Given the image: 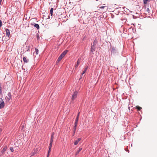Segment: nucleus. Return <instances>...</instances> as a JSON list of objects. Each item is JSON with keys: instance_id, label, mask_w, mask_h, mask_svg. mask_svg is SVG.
Here are the masks:
<instances>
[{"instance_id": "obj_1", "label": "nucleus", "mask_w": 157, "mask_h": 157, "mask_svg": "<svg viewBox=\"0 0 157 157\" xmlns=\"http://www.w3.org/2000/svg\"><path fill=\"white\" fill-rule=\"evenodd\" d=\"M109 51L111 52L112 56H116L118 54V52L117 48L114 46H112L111 44H110V48L109 50Z\"/></svg>"}, {"instance_id": "obj_2", "label": "nucleus", "mask_w": 157, "mask_h": 157, "mask_svg": "<svg viewBox=\"0 0 157 157\" xmlns=\"http://www.w3.org/2000/svg\"><path fill=\"white\" fill-rule=\"evenodd\" d=\"M12 97L11 94L10 92H9L7 95L5 97V99L7 101H9Z\"/></svg>"}, {"instance_id": "obj_3", "label": "nucleus", "mask_w": 157, "mask_h": 157, "mask_svg": "<svg viewBox=\"0 0 157 157\" xmlns=\"http://www.w3.org/2000/svg\"><path fill=\"white\" fill-rule=\"evenodd\" d=\"M78 93L77 91H75L74 92L71 97V100L72 101H74L75 98H77V97Z\"/></svg>"}, {"instance_id": "obj_4", "label": "nucleus", "mask_w": 157, "mask_h": 157, "mask_svg": "<svg viewBox=\"0 0 157 157\" xmlns=\"http://www.w3.org/2000/svg\"><path fill=\"white\" fill-rule=\"evenodd\" d=\"M5 105V103L2 99L0 98V109L3 108Z\"/></svg>"}, {"instance_id": "obj_5", "label": "nucleus", "mask_w": 157, "mask_h": 157, "mask_svg": "<svg viewBox=\"0 0 157 157\" xmlns=\"http://www.w3.org/2000/svg\"><path fill=\"white\" fill-rule=\"evenodd\" d=\"M55 135V133L54 132H52L51 135L50 141V144H52L53 142V139L54 138V136Z\"/></svg>"}, {"instance_id": "obj_6", "label": "nucleus", "mask_w": 157, "mask_h": 157, "mask_svg": "<svg viewBox=\"0 0 157 157\" xmlns=\"http://www.w3.org/2000/svg\"><path fill=\"white\" fill-rule=\"evenodd\" d=\"M68 50H65L60 55L62 58L67 53Z\"/></svg>"}, {"instance_id": "obj_7", "label": "nucleus", "mask_w": 157, "mask_h": 157, "mask_svg": "<svg viewBox=\"0 0 157 157\" xmlns=\"http://www.w3.org/2000/svg\"><path fill=\"white\" fill-rule=\"evenodd\" d=\"M5 30L6 32V36L8 37H9L10 35V30L8 29H5Z\"/></svg>"}, {"instance_id": "obj_8", "label": "nucleus", "mask_w": 157, "mask_h": 157, "mask_svg": "<svg viewBox=\"0 0 157 157\" xmlns=\"http://www.w3.org/2000/svg\"><path fill=\"white\" fill-rule=\"evenodd\" d=\"M96 48V46L92 45L91 48H90V52H93L94 51H95V49Z\"/></svg>"}, {"instance_id": "obj_9", "label": "nucleus", "mask_w": 157, "mask_h": 157, "mask_svg": "<svg viewBox=\"0 0 157 157\" xmlns=\"http://www.w3.org/2000/svg\"><path fill=\"white\" fill-rule=\"evenodd\" d=\"M52 144H49L47 157H48V156L49 155V153L51 151V148L52 147Z\"/></svg>"}, {"instance_id": "obj_10", "label": "nucleus", "mask_w": 157, "mask_h": 157, "mask_svg": "<svg viewBox=\"0 0 157 157\" xmlns=\"http://www.w3.org/2000/svg\"><path fill=\"white\" fill-rule=\"evenodd\" d=\"M23 59L25 63H27L29 61V59H27L25 56L24 57H23Z\"/></svg>"}, {"instance_id": "obj_11", "label": "nucleus", "mask_w": 157, "mask_h": 157, "mask_svg": "<svg viewBox=\"0 0 157 157\" xmlns=\"http://www.w3.org/2000/svg\"><path fill=\"white\" fill-rule=\"evenodd\" d=\"M81 140V138H78L77 140H76L75 141V142H74V145H77L78 144V143L79 141H80Z\"/></svg>"}, {"instance_id": "obj_12", "label": "nucleus", "mask_w": 157, "mask_h": 157, "mask_svg": "<svg viewBox=\"0 0 157 157\" xmlns=\"http://www.w3.org/2000/svg\"><path fill=\"white\" fill-rule=\"evenodd\" d=\"M7 147L6 146H5L3 148V149H2V150L1 151V153L2 154H3L5 152V151H6V149H7Z\"/></svg>"}, {"instance_id": "obj_13", "label": "nucleus", "mask_w": 157, "mask_h": 157, "mask_svg": "<svg viewBox=\"0 0 157 157\" xmlns=\"http://www.w3.org/2000/svg\"><path fill=\"white\" fill-rule=\"evenodd\" d=\"M39 52V50L37 48H35V51L33 52V55L34 56H35V54L36 55H37L38 54Z\"/></svg>"}, {"instance_id": "obj_14", "label": "nucleus", "mask_w": 157, "mask_h": 157, "mask_svg": "<svg viewBox=\"0 0 157 157\" xmlns=\"http://www.w3.org/2000/svg\"><path fill=\"white\" fill-rule=\"evenodd\" d=\"M77 126L74 125V128L73 129V133L72 135V136H73L75 135V133L76 131Z\"/></svg>"}, {"instance_id": "obj_15", "label": "nucleus", "mask_w": 157, "mask_h": 157, "mask_svg": "<svg viewBox=\"0 0 157 157\" xmlns=\"http://www.w3.org/2000/svg\"><path fill=\"white\" fill-rule=\"evenodd\" d=\"M98 40L97 39V38H95L93 42V45L96 46V45L97 43H98Z\"/></svg>"}, {"instance_id": "obj_16", "label": "nucleus", "mask_w": 157, "mask_h": 157, "mask_svg": "<svg viewBox=\"0 0 157 157\" xmlns=\"http://www.w3.org/2000/svg\"><path fill=\"white\" fill-rule=\"evenodd\" d=\"M33 25L37 29H39L40 28L39 25L37 24L34 23L33 24Z\"/></svg>"}, {"instance_id": "obj_17", "label": "nucleus", "mask_w": 157, "mask_h": 157, "mask_svg": "<svg viewBox=\"0 0 157 157\" xmlns=\"http://www.w3.org/2000/svg\"><path fill=\"white\" fill-rule=\"evenodd\" d=\"M82 147H80L78 149V150L75 153V155H78L79 153L82 150Z\"/></svg>"}, {"instance_id": "obj_18", "label": "nucleus", "mask_w": 157, "mask_h": 157, "mask_svg": "<svg viewBox=\"0 0 157 157\" xmlns=\"http://www.w3.org/2000/svg\"><path fill=\"white\" fill-rule=\"evenodd\" d=\"M78 119H79V118H78V117H76L75 120V124H74L75 125L77 126V124L78 123Z\"/></svg>"}, {"instance_id": "obj_19", "label": "nucleus", "mask_w": 157, "mask_h": 157, "mask_svg": "<svg viewBox=\"0 0 157 157\" xmlns=\"http://www.w3.org/2000/svg\"><path fill=\"white\" fill-rule=\"evenodd\" d=\"M53 8H51L50 10V14L52 16H52L53 15Z\"/></svg>"}, {"instance_id": "obj_20", "label": "nucleus", "mask_w": 157, "mask_h": 157, "mask_svg": "<svg viewBox=\"0 0 157 157\" xmlns=\"http://www.w3.org/2000/svg\"><path fill=\"white\" fill-rule=\"evenodd\" d=\"M87 69L88 67L85 68L84 71H83L82 73V75L86 72Z\"/></svg>"}, {"instance_id": "obj_21", "label": "nucleus", "mask_w": 157, "mask_h": 157, "mask_svg": "<svg viewBox=\"0 0 157 157\" xmlns=\"http://www.w3.org/2000/svg\"><path fill=\"white\" fill-rule=\"evenodd\" d=\"M36 151H37V149H34L33 151H32V154H33L32 155H35L36 154Z\"/></svg>"}, {"instance_id": "obj_22", "label": "nucleus", "mask_w": 157, "mask_h": 157, "mask_svg": "<svg viewBox=\"0 0 157 157\" xmlns=\"http://www.w3.org/2000/svg\"><path fill=\"white\" fill-rule=\"evenodd\" d=\"M136 109L139 111H140L142 109V108L139 106H136Z\"/></svg>"}, {"instance_id": "obj_23", "label": "nucleus", "mask_w": 157, "mask_h": 157, "mask_svg": "<svg viewBox=\"0 0 157 157\" xmlns=\"http://www.w3.org/2000/svg\"><path fill=\"white\" fill-rule=\"evenodd\" d=\"M100 7L101 9H104V8H106L107 9V7L106 6H101Z\"/></svg>"}, {"instance_id": "obj_24", "label": "nucleus", "mask_w": 157, "mask_h": 157, "mask_svg": "<svg viewBox=\"0 0 157 157\" xmlns=\"http://www.w3.org/2000/svg\"><path fill=\"white\" fill-rule=\"evenodd\" d=\"M30 46H28L27 47V50H26V51L27 52L30 51Z\"/></svg>"}, {"instance_id": "obj_25", "label": "nucleus", "mask_w": 157, "mask_h": 157, "mask_svg": "<svg viewBox=\"0 0 157 157\" xmlns=\"http://www.w3.org/2000/svg\"><path fill=\"white\" fill-rule=\"evenodd\" d=\"M148 0H143V2L144 4L147 3V1Z\"/></svg>"}, {"instance_id": "obj_26", "label": "nucleus", "mask_w": 157, "mask_h": 157, "mask_svg": "<svg viewBox=\"0 0 157 157\" xmlns=\"http://www.w3.org/2000/svg\"><path fill=\"white\" fill-rule=\"evenodd\" d=\"M10 150L12 152H13L14 151V149L13 147H10Z\"/></svg>"}, {"instance_id": "obj_27", "label": "nucleus", "mask_w": 157, "mask_h": 157, "mask_svg": "<svg viewBox=\"0 0 157 157\" xmlns=\"http://www.w3.org/2000/svg\"><path fill=\"white\" fill-rule=\"evenodd\" d=\"M121 8L119 7H117L116 8V9L118 11H119L121 10Z\"/></svg>"}, {"instance_id": "obj_28", "label": "nucleus", "mask_w": 157, "mask_h": 157, "mask_svg": "<svg viewBox=\"0 0 157 157\" xmlns=\"http://www.w3.org/2000/svg\"><path fill=\"white\" fill-rule=\"evenodd\" d=\"M2 22L1 20H0V28L2 27Z\"/></svg>"}, {"instance_id": "obj_29", "label": "nucleus", "mask_w": 157, "mask_h": 157, "mask_svg": "<svg viewBox=\"0 0 157 157\" xmlns=\"http://www.w3.org/2000/svg\"><path fill=\"white\" fill-rule=\"evenodd\" d=\"M2 94V87L1 85H0V95Z\"/></svg>"}, {"instance_id": "obj_30", "label": "nucleus", "mask_w": 157, "mask_h": 157, "mask_svg": "<svg viewBox=\"0 0 157 157\" xmlns=\"http://www.w3.org/2000/svg\"><path fill=\"white\" fill-rule=\"evenodd\" d=\"M36 36H37V40H39V35L38 34H37L36 35Z\"/></svg>"}, {"instance_id": "obj_31", "label": "nucleus", "mask_w": 157, "mask_h": 157, "mask_svg": "<svg viewBox=\"0 0 157 157\" xmlns=\"http://www.w3.org/2000/svg\"><path fill=\"white\" fill-rule=\"evenodd\" d=\"M146 11H147V12H148V13H149V12H150V10L149 9V8H147V9H146Z\"/></svg>"}, {"instance_id": "obj_32", "label": "nucleus", "mask_w": 157, "mask_h": 157, "mask_svg": "<svg viewBox=\"0 0 157 157\" xmlns=\"http://www.w3.org/2000/svg\"><path fill=\"white\" fill-rule=\"evenodd\" d=\"M80 113V112L78 113V114H77V116H76V117H78V118H79V115Z\"/></svg>"}, {"instance_id": "obj_33", "label": "nucleus", "mask_w": 157, "mask_h": 157, "mask_svg": "<svg viewBox=\"0 0 157 157\" xmlns=\"http://www.w3.org/2000/svg\"><path fill=\"white\" fill-rule=\"evenodd\" d=\"M79 62L78 61L77 62V64L76 66V67L78 66V65L79 64Z\"/></svg>"}, {"instance_id": "obj_34", "label": "nucleus", "mask_w": 157, "mask_h": 157, "mask_svg": "<svg viewBox=\"0 0 157 157\" xmlns=\"http://www.w3.org/2000/svg\"><path fill=\"white\" fill-rule=\"evenodd\" d=\"M61 60V59H60L58 57L57 60V61L59 62Z\"/></svg>"}, {"instance_id": "obj_35", "label": "nucleus", "mask_w": 157, "mask_h": 157, "mask_svg": "<svg viewBox=\"0 0 157 157\" xmlns=\"http://www.w3.org/2000/svg\"><path fill=\"white\" fill-rule=\"evenodd\" d=\"M82 74L81 75L80 77V78L79 79V80L81 79H82Z\"/></svg>"}, {"instance_id": "obj_36", "label": "nucleus", "mask_w": 157, "mask_h": 157, "mask_svg": "<svg viewBox=\"0 0 157 157\" xmlns=\"http://www.w3.org/2000/svg\"><path fill=\"white\" fill-rule=\"evenodd\" d=\"M59 58L61 60V59H62V57H61L60 56H59Z\"/></svg>"}, {"instance_id": "obj_37", "label": "nucleus", "mask_w": 157, "mask_h": 157, "mask_svg": "<svg viewBox=\"0 0 157 157\" xmlns=\"http://www.w3.org/2000/svg\"><path fill=\"white\" fill-rule=\"evenodd\" d=\"M124 8V7H122V9L121 10V11H122V12H123V10H123Z\"/></svg>"}, {"instance_id": "obj_38", "label": "nucleus", "mask_w": 157, "mask_h": 157, "mask_svg": "<svg viewBox=\"0 0 157 157\" xmlns=\"http://www.w3.org/2000/svg\"><path fill=\"white\" fill-rule=\"evenodd\" d=\"M85 36L84 38H83L82 39V40H84L85 39Z\"/></svg>"}, {"instance_id": "obj_39", "label": "nucleus", "mask_w": 157, "mask_h": 157, "mask_svg": "<svg viewBox=\"0 0 157 157\" xmlns=\"http://www.w3.org/2000/svg\"><path fill=\"white\" fill-rule=\"evenodd\" d=\"M2 0H0V5H1V2L2 1Z\"/></svg>"}, {"instance_id": "obj_40", "label": "nucleus", "mask_w": 157, "mask_h": 157, "mask_svg": "<svg viewBox=\"0 0 157 157\" xmlns=\"http://www.w3.org/2000/svg\"><path fill=\"white\" fill-rule=\"evenodd\" d=\"M48 19H49L50 18L49 16H48Z\"/></svg>"}, {"instance_id": "obj_41", "label": "nucleus", "mask_w": 157, "mask_h": 157, "mask_svg": "<svg viewBox=\"0 0 157 157\" xmlns=\"http://www.w3.org/2000/svg\"><path fill=\"white\" fill-rule=\"evenodd\" d=\"M130 108V107H128V108L129 109V110L130 109H129Z\"/></svg>"}]
</instances>
